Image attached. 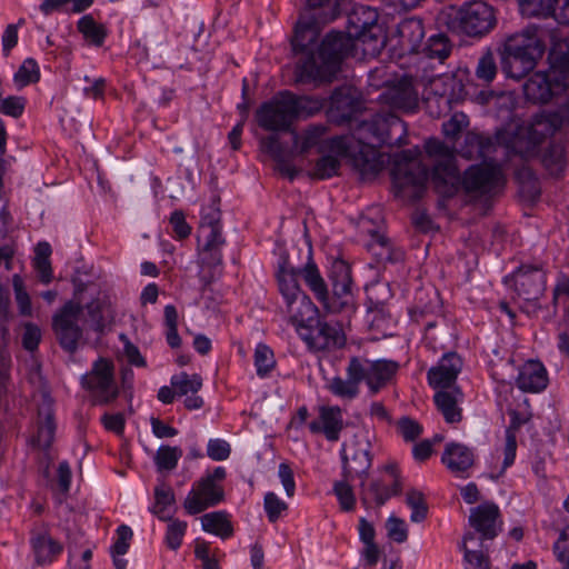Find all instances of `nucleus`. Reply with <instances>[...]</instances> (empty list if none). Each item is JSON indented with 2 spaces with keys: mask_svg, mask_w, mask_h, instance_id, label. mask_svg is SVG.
Masks as SVG:
<instances>
[{
  "mask_svg": "<svg viewBox=\"0 0 569 569\" xmlns=\"http://www.w3.org/2000/svg\"><path fill=\"white\" fill-rule=\"evenodd\" d=\"M182 457V449L162 445L158 448L153 461L158 471H171L176 469L179 459Z\"/></svg>",
  "mask_w": 569,
  "mask_h": 569,
  "instance_id": "49",
  "label": "nucleus"
},
{
  "mask_svg": "<svg viewBox=\"0 0 569 569\" xmlns=\"http://www.w3.org/2000/svg\"><path fill=\"white\" fill-rule=\"evenodd\" d=\"M476 540V533L472 531L463 536L461 549L463 550L465 569H490L489 557L483 551V543L478 545V549H470L468 543Z\"/></svg>",
  "mask_w": 569,
  "mask_h": 569,
  "instance_id": "41",
  "label": "nucleus"
},
{
  "mask_svg": "<svg viewBox=\"0 0 569 569\" xmlns=\"http://www.w3.org/2000/svg\"><path fill=\"white\" fill-rule=\"evenodd\" d=\"M171 386L178 396H186L188 392L197 393L202 387V379L197 373L190 377L187 372H181L171 378Z\"/></svg>",
  "mask_w": 569,
  "mask_h": 569,
  "instance_id": "55",
  "label": "nucleus"
},
{
  "mask_svg": "<svg viewBox=\"0 0 569 569\" xmlns=\"http://www.w3.org/2000/svg\"><path fill=\"white\" fill-rule=\"evenodd\" d=\"M403 490L402 479H393L388 486L381 479H372L369 482L361 481L359 490V499L366 509L380 508L391 497L400 496Z\"/></svg>",
  "mask_w": 569,
  "mask_h": 569,
  "instance_id": "23",
  "label": "nucleus"
},
{
  "mask_svg": "<svg viewBox=\"0 0 569 569\" xmlns=\"http://www.w3.org/2000/svg\"><path fill=\"white\" fill-rule=\"evenodd\" d=\"M37 433L31 437L30 443L33 448L48 451L53 441L57 430L54 411L51 406H47L38 411Z\"/></svg>",
  "mask_w": 569,
  "mask_h": 569,
  "instance_id": "33",
  "label": "nucleus"
},
{
  "mask_svg": "<svg viewBox=\"0 0 569 569\" xmlns=\"http://www.w3.org/2000/svg\"><path fill=\"white\" fill-rule=\"evenodd\" d=\"M348 481L343 478V480L337 481L333 485V491L338 498L340 509L346 512L355 510L356 507V496Z\"/></svg>",
  "mask_w": 569,
  "mask_h": 569,
  "instance_id": "61",
  "label": "nucleus"
},
{
  "mask_svg": "<svg viewBox=\"0 0 569 569\" xmlns=\"http://www.w3.org/2000/svg\"><path fill=\"white\" fill-rule=\"evenodd\" d=\"M550 59L561 74L569 76V37L558 44L557 50L550 53Z\"/></svg>",
  "mask_w": 569,
  "mask_h": 569,
  "instance_id": "63",
  "label": "nucleus"
},
{
  "mask_svg": "<svg viewBox=\"0 0 569 569\" xmlns=\"http://www.w3.org/2000/svg\"><path fill=\"white\" fill-rule=\"evenodd\" d=\"M27 98L23 96H8L2 98V92L0 93V113L7 117H11L13 119H19L27 106Z\"/></svg>",
  "mask_w": 569,
  "mask_h": 569,
  "instance_id": "59",
  "label": "nucleus"
},
{
  "mask_svg": "<svg viewBox=\"0 0 569 569\" xmlns=\"http://www.w3.org/2000/svg\"><path fill=\"white\" fill-rule=\"evenodd\" d=\"M510 423L506 429V443L503 449L502 471L511 467L516 459L517 451V431L523 423L516 410L510 411Z\"/></svg>",
  "mask_w": 569,
  "mask_h": 569,
  "instance_id": "44",
  "label": "nucleus"
},
{
  "mask_svg": "<svg viewBox=\"0 0 569 569\" xmlns=\"http://www.w3.org/2000/svg\"><path fill=\"white\" fill-rule=\"evenodd\" d=\"M393 194L413 206L427 194V163L419 147L395 152L390 157Z\"/></svg>",
  "mask_w": 569,
  "mask_h": 569,
  "instance_id": "5",
  "label": "nucleus"
},
{
  "mask_svg": "<svg viewBox=\"0 0 569 569\" xmlns=\"http://www.w3.org/2000/svg\"><path fill=\"white\" fill-rule=\"evenodd\" d=\"M429 180L435 191L445 197H453L462 187L465 191L475 197H492L501 183V171L490 164H475L469 167L463 177L457 167L450 162H439L429 171Z\"/></svg>",
  "mask_w": 569,
  "mask_h": 569,
  "instance_id": "2",
  "label": "nucleus"
},
{
  "mask_svg": "<svg viewBox=\"0 0 569 569\" xmlns=\"http://www.w3.org/2000/svg\"><path fill=\"white\" fill-rule=\"evenodd\" d=\"M154 503L150 508V512L153 513L159 520L167 521L171 520V515H167L169 507L176 503V496L172 488L164 482L154 487L153 490Z\"/></svg>",
  "mask_w": 569,
  "mask_h": 569,
  "instance_id": "43",
  "label": "nucleus"
},
{
  "mask_svg": "<svg viewBox=\"0 0 569 569\" xmlns=\"http://www.w3.org/2000/svg\"><path fill=\"white\" fill-rule=\"evenodd\" d=\"M461 368V358L456 352L443 353L438 365L429 369V386L436 390L458 387L456 380Z\"/></svg>",
  "mask_w": 569,
  "mask_h": 569,
  "instance_id": "25",
  "label": "nucleus"
},
{
  "mask_svg": "<svg viewBox=\"0 0 569 569\" xmlns=\"http://www.w3.org/2000/svg\"><path fill=\"white\" fill-rule=\"evenodd\" d=\"M406 503L411 508V521L421 522L427 518V502L425 493L417 489H410L406 495Z\"/></svg>",
  "mask_w": 569,
  "mask_h": 569,
  "instance_id": "56",
  "label": "nucleus"
},
{
  "mask_svg": "<svg viewBox=\"0 0 569 569\" xmlns=\"http://www.w3.org/2000/svg\"><path fill=\"white\" fill-rule=\"evenodd\" d=\"M498 72L496 58L491 50L485 51L478 59L475 70L476 78L483 84H489L493 81Z\"/></svg>",
  "mask_w": 569,
  "mask_h": 569,
  "instance_id": "52",
  "label": "nucleus"
},
{
  "mask_svg": "<svg viewBox=\"0 0 569 569\" xmlns=\"http://www.w3.org/2000/svg\"><path fill=\"white\" fill-rule=\"evenodd\" d=\"M553 38L552 30L540 23H531L521 32L508 37L501 53L503 73L517 80L526 77L543 56L547 40Z\"/></svg>",
  "mask_w": 569,
  "mask_h": 569,
  "instance_id": "3",
  "label": "nucleus"
},
{
  "mask_svg": "<svg viewBox=\"0 0 569 569\" xmlns=\"http://www.w3.org/2000/svg\"><path fill=\"white\" fill-rule=\"evenodd\" d=\"M357 139L348 136H333L322 141L318 148L319 153L329 152L335 157L349 159L352 150L355 149Z\"/></svg>",
  "mask_w": 569,
  "mask_h": 569,
  "instance_id": "46",
  "label": "nucleus"
},
{
  "mask_svg": "<svg viewBox=\"0 0 569 569\" xmlns=\"http://www.w3.org/2000/svg\"><path fill=\"white\" fill-rule=\"evenodd\" d=\"M341 461L342 477L346 480H351L353 477H358L362 479L361 481L367 482V477L372 466L370 443L367 442L366 446H362L360 442L355 443L351 448V458H349L346 451L342 450Z\"/></svg>",
  "mask_w": 569,
  "mask_h": 569,
  "instance_id": "26",
  "label": "nucleus"
},
{
  "mask_svg": "<svg viewBox=\"0 0 569 569\" xmlns=\"http://www.w3.org/2000/svg\"><path fill=\"white\" fill-rule=\"evenodd\" d=\"M541 163L552 174H560L566 167V140L553 137L541 151Z\"/></svg>",
  "mask_w": 569,
  "mask_h": 569,
  "instance_id": "34",
  "label": "nucleus"
},
{
  "mask_svg": "<svg viewBox=\"0 0 569 569\" xmlns=\"http://www.w3.org/2000/svg\"><path fill=\"white\" fill-rule=\"evenodd\" d=\"M569 87V76L561 74L551 63L548 71L531 74L523 83V94L532 103L543 104L553 96L560 94Z\"/></svg>",
  "mask_w": 569,
  "mask_h": 569,
  "instance_id": "15",
  "label": "nucleus"
},
{
  "mask_svg": "<svg viewBox=\"0 0 569 569\" xmlns=\"http://www.w3.org/2000/svg\"><path fill=\"white\" fill-rule=\"evenodd\" d=\"M371 250L378 263L386 266L387 263H397L403 260V252L393 248L390 239L378 231L371 234Z\"/></svg>",
  "mask_w": 569,
  "mask_h": 569,
  "instance_id": "37",
  "label": "nucleus"
},
{
  "mask_svg": "<svg viewBox=\"0 0 569 569\" xmlns=\"http://www.w3.org/2000/svg\"><path fill=\"white\" fill-rule=\"evenodd\" d=\"M512 277L515 290L525 301L538 300L546 289V273L539 264H521Z\"/></svg>",
  "mask_w": 569,
  "mask_h": 569,
  "instance_id": "19",
  "label": "nucleus"
},
{
  "mask_svg": "<svg viewBox=\"0 0 569 569\" xmlns=\"http://www.w3.org/2000/svg\"><path fill=\"white\" fill-rule=\"evenodd\" d=\"M77 29L86 41L96 47H102L109 34L107 27L97 22L92 14L81 17L77 22Z\"/></svg>",
  "mask_w": 569,
  "mask_h": 569,
  "instance_id": "40",
  "label": "nucleus"
},
{
  "mask_svg": "<svg viewBox=\"0 0 569 569\" xmlns=\"http://www.w3.org/2000/svg\"><path fill=\"white\" fill-rule=\"evenodd\" d=\"M311 433H323L329 441H338L343 429L342 410L339 406H321L319 420L308 425Z\"/></svg>",
  "mask_w": 569,
  "mask_h": 569,
  "instance_id": "28",
  "label": "nucleus"
},
{
  "mask_svg": "<svg viewBox=\"0 0 569 569\" xmlns=\"http://www.w3.org/2000/svg\"><path fill=\"white\" fill-rule=\"evenodd\" d=\"M461 32L468 37H483L497 23L495 10L488 3L475 0L461 7Z\"/></svg>",
  "mask_w": 569,
  "mask_h": 569,
  "instance_id": "18",
  "label": "nucleus"
},
{
  "mask_svg": "<svg viewBox=\"0 0 569 569\" xmlns=\"http://www.w3.org/2000/svg\"><path fill=\"white\" fill-rule=\"evenodd\" d=\"M348 162L360 174L361 179L375 178L383 169L382 154L379 148L360 136L357 138Z\"/></svg>",
  "mask_w": 569,
  "mask_h": 569,
  "instance_id": "20",
  "label": "nucleus"
},
{
  "mask_svg": "<svg viewBox=\"0 0 569 569\" xmlns=\"http://www.w3.org/2000/svg\"><path fill=\"white\" fill-rule=\"evenodd\" d=\"M12 287L19 313L23 317L32 316L31 298L26 289L24 281L20 274L14 273L12 276Z\"/></svg>",
  "mask_w": 569,
  "mask_h": 569,
  "instance_id": "57",
  "label": "nucleus"
},
{
  "mask_svg": "<svg viewBox=\"0 0 569 569\" xmlns=\"http://www.w3.org/2000/svg\"><path fill=\"white\" fill-rule=\"evenodd\" d=\"M353 48V40L347 32L331 30L309 54L297 64V81L301 83L330 82L340 69V64Z\"/></svg>",
  "mask_w": 569,
  "mask_h": 569,
  "instance_id": "4",
  "label": "nucleus"
},
{
  "mask_svg": "<svg viewBox=\"0 0 569 569\" xmlns=\"http://www.w3.org/2000/svg\"><path fill=\"white\" fill-rule=\"evenodd\" d=\"M30 546L34 562L41 567L53 563L63 552V545L51 537L49 528L44 523L41 529L34 526L30 530Z\"/></svg>",
  "mask_w": 569,
  "mask_h": 569,
  "instance_id": "24",
  "label": "nucleus"
},
{
  "mask_svg": "<svg viewBox=\"0 0 569 569\" xmlns=\"http://www.w3.org/2000/svg\"><path fill=\"white\" fill-rule=\"evenodd\" d=\"M461 89V83L451 73L429 76V114L439 117L449 111Z\"/></svg>",
  "mask_w": 569,
  "mask_h": 569,
  "instance_id": "17",
  "label": "nucleus"
},
{
  "mask_svg": "<svg viewBox=\"0 0 569 569\" xmlns=\"http://www.w3.org/2000/svg\"><path fill=\"white\" fill-rule=\"evenodd\" d=\"M326 116L330 123H350L365 109L361 93L352 86L337 87L327 99Z\"/></svg>",
  "mask_w": 569,
  "mask_h": 569,
  "instance_id": "14",
  "label": "nucleus"
},
{
  "mask_svg": "<svg viewBox=\"0 0 569 569\" xmlns=\"http://www.w3.org/2000/svg\"><path fill=\"white\" fill-rule=\"evenodd\" d=\"M461 8H456L452 4L441 8L433 19V28L438 33L458 32L461 31Z\"/></svg>",
  "mask_w": 569,
  "mask_h": 569,
  "instance_id": "45",
  "label": "nucleus"
},
{
  "mask_svg": "<svg viewBox=\"0 0 569 569\" xmlns=\"http://www.w3.org/2000/svg\"><path fill=\"white\" fill-rule=\"evenodd\" d=\"M380 99L392 109L405 112H415L419 104V98L413 87L412 77L408 74L390 82L381 93Z\"/></svg>",
  "mask_w": 569,
  "mask_h": 569,
  "instance_id": "21",
  "label": "nucleus"
},
{
  "mask_svg": "<svg viewBox=\"0 0 569 569\" xmlns=\"http://www.w3.org/2000/svg\"><path fill=\"white\" fill-rule=\"evenodd\" d=\"M361 367L365 375L363 381H366L370 395L375 396L395 379L400 365L389 359H361Z\"/></svg>",
  "mask_w": 569,
  "mask_h": 569,
  "instance_id": "22",
  "label": "nucleus"
},
{
  "mask_svg": "<svg viewBox=\"0 0 569 569\" xmlns=\"http://www.w3.org/2000/svg\"><path fill=\"white\" fill-rule=\"evenodd\" d=\"M427 234V209H417L411 216L410 248L419 249Z\"/></svg>",
  "mask_w": 569,
  "mask_h": 569,
  "instance_id": "54",
  "label": "nucleus"
},
{
  "mask_svg": "<svg viewBox=\"0 0 569 569\" xmlns=\"http://www.w3.org/2000/svg\"><path fill=\"white\" fill-rule=\"evenodd\" d=\"M299 268L292 266L289 252L283 249L279 253L274 279L278 292L283 298L289 321L300 317L310 319L315 313L313 302L299 284Z\"/></svg>",
  "mask_w": 569,
  "mask_h": 569,
  "instance_id": "7",
  "label": "nucleus"
},
{
  "mask_svg": "<svg viewBox=\"0 0 569 569\" xmlns=\"http://www.w3.org/2000/svg\"><path fill=\"white\" fill-rule=\"evenodd\" d=\"M80 385L91 393L94 405L109 406L120 395L114 380V365L109 358L99 357L91 370L81 376Z\"/></svg>",
  "mask_w": 569,
  "mask_h": 569,
  "instance_id": "11",
  "label": "nucleus"
},
{
  "mask_svg": "<svg viewBox=\"0 0 569 569\" xmlns=\"http://www.w3.org/2000/svg\"><path fill=\"white\" fill-rule=\"evenodd\" d=\"M516 383L525 392H540L548 385L547 370L539 361H528L520 368Z\"/></svg>",
  "mask_w": 569,
  "mask_h": 569,
  "instance_id": "32",
  "label": "nucleus"
},
{
  "mask_svg": "<svg viewBox=\"0 0 569 569\" xmlns=\"http://www.w3.org/2000/svg\"><path fill=\"white\" fill-rule=\"evenodd\" d=\"M501 143L500 133L496 137L470 131L465 137L460 153L466 159H485Z\"/></svg>",
  "mask_w": 569,
  "mask_h": 569,
  "instance_id": "31",
  "label": "nucleus"
},
{
  "mask_svg": "<svg viewBox=\"0 0 569 569\" xmlns=\"http://www.w3.org/2000/svg\"><path fill=\"white\" fill-rule=\"evenodd\" d=\"M286 96L291 99L297 120L313 117L327 106L326 98L298 96L291 91Z\"/></svg>",
  "mask_w": 569,
  "mask_h": 569,
  "instance_id": "39",
  "label": "nucleus"
},
{
  "mask_svg": "<svg viewBox=\"0 0 569 569\" xmlns=\"http://www.w3.org/2000/svg\"><path fill=\"white\" fill-rule=\"evenodd\" d=\"M452 43L446 33L429 36V60H438L440 64L449 58Z\"/></svg>",
  "mask_w": 569,
  "mask_h": 569,
  "instance_id": "50",
  "label": "nucleus"
},
{
  "mask_svg": "<svg viewBox=\"0 0 569 569\" xmlns=\"http://www.w3.org/2000/svg\"><path fill=\"white\" fill-rule=\"evenodd\" d=\"M299 274L306 286L315 295L316 299L330 313H352L355 312V299L352 293V272L351 266L342 258L332 260L328 279L331 284V291L320 273V270L309 253L307 263L299 268Z\"/></svg>",
  "mask_w": 569,
  "mask_h": 569,
  "instance_id": "1",
  "label": "nucleus"
},
{
  "mask_svg": "<svg viewBox=\"0 0 569 569\" xmlns=\"http://www.w3.org/2000/svg\"><path fill=\"white\" fill-rule=\"evenodd\" d=\"M399 34L403 42H408L411 52L426 51L427 47H422V39L425 37V27L421 19H407L399 26Z\"/></svg>",
  "mask_w": 569,
  "mask_h": 569,
  "instance_id": "42",
  "label": "nucleus"
},
{
  "mask_svg": "<svg viewBox=\"0 0 569 569\" xmlns=\"http://www.w3.org/2000/svg\"><path fill=\"white\" fill-rule=\"evenodd\" d=\"M315 313L310 315V319L297 317L290 321L298 329L307 330L303 340L317 350H327L331 347H340L343 345V337L340 331L330 323L322 321L319 316V309L313 303Z\"/></svg>",
  "mask_w": 569,
  "mask_h": 569,
  "instance_id": "16",
  "label": "nucleus"
},
{
  "mask_svg": "<svg viewBox=\"0 0 569 569\" xmlns=\"http://www.w3.org/2000/svg\"><path fill=\"white\" fill-rule=\"evenodd\" d=\"M469 126V119L463 112H455L447 121L442 123V132L449 140H456L461 132Z\"/></svg>",
  "mask_w": 569,
  "mask_h": 569,
  "instance_id": "60",
  "label": "nucleus"
},
{
  "mask_svg": "<svg viewBox=\"0 0 569 569\" xmlns=\"http://www.w3.org/2000/svg\"><path fill=\"white\" fill-rule=\"evenodd\" d=\"M263 505L268 520L271 523H274L280 518L281 512L288 509V505L271 491L264 495Z\"/></svg>",
  "mask_w": 569,
  "mask_h": 569,
  "instance_id": "64",
  "label": "nucleus"
},
{
  "mask_svg": "<svg viewBox=\"0 0 569 569\" xmlns=\"http://www.w3.org/2000/svg\"><path fill=\"white\" fill-rule=\"evenodd\" d=\"M83 312L81 302L68 300L52 316V331L60 348L73 355L83 340V328L79 325L80 316Z\"/></svg>",
  "mask_w": 569,
  "mask_h": 569,
  "instance_id": "10",
  "label": "nucleus"
},
{
  "mask_svg": "<svg viewBox=\"0 0 569 569\" xmlns=\"http://www.w3.org/2000/svg\"><path fill=\"white\" fill-rule=\"evenodd\" d=\"M397 431L406 442H413L423 432V427L415 419L403 416L397 423Z\"/></svg>",
  "mask_w": 569,
  "mask_h": 569,
  "instance_id": "62",
  "label": "nucleus"
},
{
  "mask_svg": "<svg viewBox=\"0 0 569 569\" xmlns=\"http://www.w3.org/2000/svg\"><path fill=\"white\" fill-rule=\"evenodd\" d=\"M499 508L493 502H486L470 510L469 523L481 535L482 540H492L501 531L498 519Z\"/></svg>",
  "mask_w": 569,
  "mask_h": 569,
  "instance_id": "27",
  "label": "nucleus"
},
{
  "mask_svg": "<svg viewBox=\"0 0 569 569\" xmlns=\"http://www.w3.org/2000/svg\"><path fill=\"white\" fill-rule=\"evenodd\" d=\"M83 309L91 321V329L99 335H104L107 328L110 329L114 322V311L104 299H93Z\"/></svg>",
  "mask_w": 569,
  "mask_h": 569,
  "instance_id": "35",
  "label": "nucleus"
},
{
  "mask_svg": "<svg viewBox=\"0 0 569 569\" xmlns=\"http://www.w3.org/2000/svg\"><path fill=\"white\" fill-rule=\"evenodd\" d=\"M441 461L453 472H462L473 465V452L460 443H448Z\"/></svg>",
  "mask_w": 569,
  "mask_h": 569,
  "instance_id": "36",
  "label": "nucleus"
},
{
  "mask_svg": "<svg viewBox=\"0 0 569 569\" xmlns=\"http://www.w3.org/2000/svg\"><path fill=\"white\" fill-rule=\"evenodd\" d=\"M168 521L170 523L167 527L164 543L169 549L177 550L182 545L188 525L186 521L173 519L172 517Z\"/></svg>",
  "mask_w": 569,
  "mask_h": 569,
  "instance_id": "58",
  "label": "nucleus"
},
{
  "mask_svg": "<svg viewBox=\"0 0 569 569\" xmlns=\"http://www.w3.org/2000/svg\"><path fill=\"white\" fill-rule=\"evenodd\" d=\"M257 376L260 378L268 377L276 368L277 361L272 349L266 343H258L253 355Z\"/></svg>",
  "mask_w": 569,
  "mask_h": 569,
  "instance_id": "48",
  "label": "nucleus"
},
{
  "mask_svg": "<svg viewBox=\"0 0 569 569\" xmlns=\"http://www.w3.org/2000/svg\"><path fill=\"white\" fill-rule=\"evenodd\" d=\"M338 16V0H330L328 4L322 7H310L306 2L305 12L300 14L291 38L293 53L303 54L305 58L315 54L323 26L333 21Z\"/></svg>",
  "mask_w": 569,
  "mask_h": 569,
  "instance_id": "6",
  "label": "nucleus"
},
{
  "mask_svg": "<svg viewBox=\"0 0 569 569\" xmlns=\"http://www.w3.org/2000/svg\"><path fill=\"white\" fill-rule=\"evenodd\" d=\"M432 399L436 409L447 423L453 425L462 420V409L459 403L463 399V393L460 387L438 389Z\"/></svg>",
  "mask_w": 569,
  "mask_h": 569,
  "instance_id": "30",
  "label": "nucleus"
},
{
  "mask_svg": "<svg viewBox=\"0 0 569 569\" xmlns=\"http://www.w3.org/2000/svg\"><path fill=\"white\" fill-rule=\"evenodd\" d=\"M379 13L371 7L355 8L348 16L347 34L355 41L380 50L386 43L382 27L378 23Z\"/></svg>",
  "mask_w": 569,
  "mask_h": 569,
  "instance_id": "12",
  "label": "nucleus"
},
{
  "mask_svg": "<svg viewBox=\"0 0 569 569\" xmlns=\"http://www.w3.org/2000/svg\"><path fill=\"white\" fill-rule=\"evenodd\" d=\"M289 90L279 91L264 101L256 111V120L267 131H288L297 120L291 99L286 96Z\"/></svg>",
  "mask_w": 569,
  "mask_h": 569,
  "instance_id": "13",
  "label": "nucleus"
},
{
  "mask_svg": "<svg viewBox=\"0 0 569 569\" xmlns=\"http://www.w3.org/2000/svg\"><path fill=\"white\" fill-rule=\"evenodd\" d=\"M40 80V69L33 58H27L13 74V81L18 88H24Z\"/></svg>",
  "mask_w": 569,
  "mask_h": 569,
  "instance_id": "51",
  "label": "nucleus"
},
{
  "mask_svg": "<svg viewBox=\"0 0 569 569\" xmlns=\"http://www.w3.org/2000/svg\"><path fill=\"white\" fill-rule=\"evenodd\" d=\"M340 168L339 158L332 154H322L316 160L313 169L308 172V176L312 180H328L339 176Z\"/></svg>",
  "mask_w": 569,
  "mask_h": 569,
  "instance_id": "47",
  "label": "nucleus"
},
{
  "mask_svg": "<svg viewBox=\"0 0 569 569\" xmlns=\"http://www.w3.org/2000/svg\"><path fill=\"white\" fill-rule=\"evenodd\" d=\"M557 0H525L521 2L523 13L543 19L555 18Z\"/></svg>",
  "mask_w": 569,
  "mask_h": 569,
  "instance_id": "53",
  "label": "nucleus"
},
{
  "mask_svg": "<svg viewBox=\"0 0 569 569\" xmlns=\"http://www.w3.org/2000/svg\"><path fill=\"white\" fill-rule=\"evenodd\" d=\"M201 525L206 532L216 535L221 539H228L234 532L230 515L224 510L204 513L201 517Z\"/></svg>",
  "mask_w": 569,
  "mask_h": 569,
  "instance_id": "38",
  "label": "nucleus"
},
{
  "mask_svg": "<svg viewBox=\"0 0 569 569\" xmlns=\"http://www.w3.org/2000/svg\"><path fill=\"white\" fill-rule=\"evenodd\" d=\"M407 133L406 122L393 111L378 112L358 128V134L379 149L406 144Z\"/></svg>",
  "mask_w": 569,
  "mask_h": 569,
  "instance_id": "8",
  "label": "nucleus"
},
{
  "mask_svg": "<svg viewBox=\"0 0 569 569\" xmlns=\"http://www.w3.org/2000/svg\"><path fill=\"white\" fill-rule=\"evenodd\" d=\"M347 380L341 377H335L328 386V389L335 396L353 399L358 396L359 383L363 381L365 377L361 359L359 357L350 358L347 367Z\"/></svg>",
  "mask_w": 569,
  "mask_h": 569,
  "instance_id": "29",
  "label": "nucleus"
},
{
  "mask_svg": "<svg viewBox=\"0 0 569 569\" xmlns=\"http://www.w3.org/2000/svg\"><path fill=\"white\" fill-rule=\"evenodd\" d=\"M227 477L223 467H216L193 483L192 489L183 501L188 515H198L208 508L216 507L224 500V489L220 483Z\"/></svg>",
  "mask_w": 569,
  "mask_h": 569,
  "instance_id": "9",
  "label": "nucleus"
}]
</instances>
